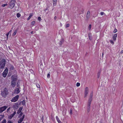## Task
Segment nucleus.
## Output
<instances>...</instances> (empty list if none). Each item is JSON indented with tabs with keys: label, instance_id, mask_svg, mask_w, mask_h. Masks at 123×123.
<instances>
[{
	"label": "nucleus",
	"instance_id": "f257e3e1",
	"mask_svg": "<svg viewBox=\"0 0 123 123\" xmlns=\"http://www.w3.org/2000/svg\"><path fill=\"white\" fill-rule=\"evenodd\" d=\"M8 93V92L6 88H5L4 89L3 91L1 92V94L3 97L5 98Z\"/></svg>",
	"mask_w": 123,
	"mask_h": 123
},
{
	"label": "nucleus",
	"instance_id": "f03ea898",
	"mask_svg": "<svg viewBox=\"0 0 123 123\" xmlns=\"http://www.w3.org/2000/svg\"><path fill=\"white\" fill-rule=\"evenodd\" d=\"M16 2L15 0H11L10 3L9 8L11 9L13 8L15 5Z\"/></svg>",
	"mask_w": 123,
	"mask_h": 123
},
{
	"label": "nucleus",
	"instance_id": "7ed1b4c3",
	"mask_svg": "<svg viewBox=\"0 0 123 123\" xmlns=\"http://www.w3.org/2000/svg\"><path fill=\"white\" fill-rule=\"evenodd\" d=\"M6 60L3 59L1 60L0 63V68H3L5 67V64Z\"/></svg>",
	"mask_w": 123,
	"mask_h": 123
},
{
	"label": "nucleus",
	"instance_id": "20e7f679",
	"mask_svg": "<svg viewBox=\"0 0 123 123\" xmlns=\"http://www.w3.org/2000/svg\"><path fill=\"white\" fill-rule=\"evenodd\" d=\"M7 107L4 106L0 108V113H2L3 111L5 110L7 108Z\"/></svg>",
	"mask_w": 123,
	"mask_h": 123
},
{
	"label": "nucleus",
	"instance_id": "39448f33",
	"mask_svg": "<svg viewBox=\"0 0 123 123\" xmlns=\"http://www.w3.org/2000/svg\"><path fill=\"white\" fill-rule=\"evenodd\" d=\"M19 97V95H17L11 100V101L12 102H16L18 100Z\"/></svg>",
	"mask_w": 123,
	"mask_h": 123
},
{
	"label": "nucleus",
	"instance_id": "423d86ee",
	"mask_svg": "<svg viewBox=\"0 0 123 123\" xmlns=\"http://www.w3.org/2000/svg\"><path fill=\"white\" fill-rule=\"evenodd\" d=\"M88 92V88L86 87L85 89L84 97H86Z\"/></svg>",
	"mask_w": 123,
	"mask_h": 123
},
{
	"label": "nucleus",
	"instance_id": "0eeeda50",
	"mask_svg": "<svg viewBox=\"0 0 123 123\" xmlns=\"http://www.w3.org/2000/svg\"><path fill=\"white\" fill-rule=\"evenodd\" d=\"M8 69H6L5 70H4V72L3 74V76L4 77H6V75L7 73H8Z\"/></svg>",
	"mask_w": 123,
	"mask_h": 123
},
{
	"label": "nucleus",
	"instance_id": "6e6552de",
	"mask_svg": "<svg viewBox=\"0 0 123 123\" xmlns=\"http://www.w3.org/2000/svg\"><path fill=\"white\" fill-rule=\"evenodd\" d=\"M20 89V88H16L15 90L14 93L16 94L19 93L20 92L19 90Z\"/></svg>",
	"mask_w": 123,
	"mask_h": 123
},
{
	"label": "nucleus",
	"instance_id": "1a4fd4ad",
	"mask_svg": "<svg viewBox=\"0 0 123 123\" xmlns=\"http://www.w3.org/2000/svg\"><path fill=\"white\" fill-rule=\"evenodd\" d=\"M12 81H13L16 82L17 80V77L14 75H12Z\"/></svg>",
	"mask_w": 123,
	"mask_h": 123
},
{
	"label": "nucleus",
	"instance_id": "9d476101",
	"mask_svg": "<svg viewBox=\"0 0 123 123\" xmlns=\"http://www.w3.org/2000/svg\"><path fill=\"white\" fill-rule=\"evenodd\" d=\"M16 82L13 81H11V85L13 87H14L15 86Z\"/></svg>",
	"mask_w": 123,
	"mask_h": 123
},
{
	"label": "nucleus",
	"instance_id": "9b49d317",
	"mask_svg": "<svg viewBox=\"0 0 123 123\" xmlns=\"http://www.w3.org/2000/svg\"><path fill=\"white\" fill-rule=\"evenodd\" d=\"M22 107H20L18 110V111L17 112V113L18 114L20 113L21 112V111L22 109Z\"/></svg>",
	"mask_w": 123,
	"mask_h": 123
},
{
	"label": "nucleus",
	"instance_id": "f8f14e48",
	"mask_svg": "<svg viewBox=\"0 0 123 123\" xmlns=\"http://www.w3.org/2000/svg\"><path fill=\"white\" fill-rule=\"evenodd\" d=\"M64 39H62L60 41L59 43L60 46H61L62 44L64 42Z\"/></svg>",
	"mask_w": 123,
	"mask_h": 123
},
{
	"label": "nucleus",
	"instance_id": "ddd939ff",
	"mask_svg": "<svg viewBox=\"0 0 123 123\" xmlns=\"http://www.w3.org/2000/svg\"><path fill=\"white\" fill-rule=\"evenodd\" d=\"M117 36V34H115L113 37V40H114V41L116 40V38Z\"/></svg>",
	"mask_w": 123,
	"mask_h": 123
},
{
	"label": "nucleus",
	"instance_id": "4468645a",
	"mask_svg": "<svg viewBox=\"0 0 123 123\" xmlns=\"http://www.w3.org/2000/svg\"><path fill=\"white\" fill-rule=\"evenodd\" d=\"M18 104H15V105H13V108H14L17 109L18 107Z\"/></svg>",
	"mask_w": 123,
	"mask_h": 123
},
{
	"label": "nucleus",
	"instance_id": "2eb2a0df",
	"mask_svg": "<svg viewBox=\"0 0 123 123\" xmlns=\"http://www.w3.org/2000/svg\"><path fill=\"white\" fill-rule=\"evenodd\" d=\"M17 29H16V30H15L14 32L13 33L12 36H15V35L16 34L17 32Z\"/></svg>",
	"mask_w": 123,
	"mask_h": 123
},
{
	"label": "nucleus",
	"instance_id": "dca6fc26",
	"mask_svg": "<svg viewBox=\"0 0 123 123\" xmlns=\"http://www.w3.org/2000/svg\"><path fill=\"white\" fill-rule=\"evenodd\" d=\"M88 36L90 40H91L92 39V38L91 37V33H89L88 34Z\"/></svg>",
	"mask_w": 123,
	"mask_h": 123
},
{
	"label": "nucleus",
	"instance_id": "f3484780",
	"mask_svg": "<svg viewBox=\"0 0 123 123\" xmlns=\"http://www.w3.org/2000/svg\"><path fill=\"white\" fill-rule=\"evenodd\" d=\"M57 2V0H53V3L54 5L55 6Z\"/></svg>",
	"mask_w": 123,
	"mask_h": 123
},
{
	"label": "nucleus",
	"instance_id": "a211bd4d",
	"mask_svg": "<svg viewBox=\"0 0 123 123\" xmlns=\"http://www.w3.org/2000/svg\"><path fill=\"white\" fill-rule=\"evenodd\" d=\"M32 15V13L30 14V15L28 18H27V20H29L30 18L31 17Z\"/></svg>",
	"mask_w": 123,
	"mask_h": 123
},
{
	"label": "nucleus",
	"instance_id": "6ab92c4d",
	"mask_svg": "<svg viewBox=\"0 0 123 123\" xmlns=\"http://www.w3.org/2000/svg\"><path fill=\"white\" fill-rule=\"evenodd\" d=\"M14 116V115L12 114H11L9 116L8 118L9 119H11Z\"/></svg>",
	"mask_w": 123,
	"mask_h": 123
},
{
	"label": "nucleus",
	"instance_id": "aec40b11",
	"mask_svg": "<svg viewBox=\"0 0 123 123\" xmlns=\"http://www.w3.org/2000/svg\"><path fill=\"white\" fill-rule=\"evenodd\" d=\"M14 116V115L12 114H11L9 116L8 118L9 119H11Z\"/></svg>",
	"mask_w": 123,
	"mask_h": 123
},
{
	"label": "nucleus",
	"instance_id": "412c9836",
	"mask_svg": "<svg viewBox=\"0 0 123 123\" xmlns=\"http://www.w3.org/2000/svg\"><path fill=\"white\" fill-rule=\"evenodd\" d=\"M100 71H99L98 73L97 74V77L98 78H99L100 76Z\"/></svg>",
	"mask_w": 123,
	"mask_h": 123
},
{
	"label": "nucleus",
	"instance_id": "4be33fe9",
	"mask_svg": "<svg viewBox=\"0 0 123 123\" xmlns=\"http://www.w3.org/2000/svg\"><path fill=\"white\" fill-rule=\"evenodd\" d=\"M20 117V119H21V120H22L23 121L24 118L25 117V115H24L22 117Z\"/></svg>",
	"mask_w": 123,
	"mask_h": 123
},
{
	"label": "nucleus",
	"instance_id": "5701e85b",
	"mask_svg": "<svg viewBox=\"0 0 123 123\" xmlns=\"http://www.w3.org/2000/svg\"><path fill=\"white\" fill-rule=\"evenodd\" d=\"M92 98H89L88 103H91V101L92 100Z\"/></svg>",
	"mask_w": 123,
	"mask_h": 123
},
{
	"label": "nucleus",
	"instance_id": "b1692460",
	"mask_svg": "<svg viewBox=\"0 0 123 123\" xmlns=\"http://www.w3.org/2000/svg\"><path fill=\"white\" fill-rule=\"evenodd\" d=\"M93 93L92 92L91 93V94L89 98H92V97L93 96Z\"/></svg>",
	"mask_w": 123,
	"mask_h": 123
},
{
	"label": "nucleus",
	"instance_id": "393cba45",
	"mask_svg": "<svg viewBox=\"0 0 123 123\" xmlns=\"http://www.w3.org/2000/svg\"><path fill=\"white\" fill-rule=\"evenodd\" d=\"M72 108H70V113L71 115L72 114Z\"/></svg>",
	"mask_w": 123,
	"mask_h": 123
},
{
	"label": "nucleus",
	"instance_id": "a878e982",
	"mask_svg": "<svg viewBox=\"0 0 123 123\" xmlns=\"http://www.w3.org/2000/svg\"><path fill=\"white\" fill-rule=\"evenodd\" d=\"M6 120L5 119H4L2 121L1 123H6Z\"/></svg>",
	"mask_w": 123,
	"mask_h": 123
},
{
	"label": "nucleus",
	"instance_id": "bb28decb",
	"mask_svg": "<svg viewBox=\"0 0 123 123\" xmlns=\"http://www.w3.org/2000/svg\"><path fill=\"white\" fill-rule=\"evenodd\" d=\"M21 16L20 14L18 13L17 14V16L18 18H19Z\"/></svg>",
	"mask_w": 123,
	"mask_h": 123
},
{
	"label": "nucleus",
	"instance_id": "cd10ccee",
	"mask_svg": "<svg viewBox=\"0 0 123 123\" xmlns=\"http://www.w3.org/2000/svg\"><path fill=\"white\" fill-rule=\"evenodd\" d=\"M91 28V24L89 25L88 28V29L89 30H90Z\"/></svg>",
	"mask_w": 123,
	"mask_h": 123
},
{
	"label": "nucleus",
	"instance_id": "c85d7f7f",
	"mask_svg": "<svg viewBox=\"0 0 123 123\" xmlns=\"http://www.w3.org/2000/svg\"><path fill=\"white\" fill-rule=\"evenodd\" d=\"M86 17L87 19H88L89 18L90 15L86 14Z\"/></svg>",
	"mask_w": 123,
	"mask_h": 123
},
{
	"label": "nucleus",
	"instance_id": "c756f323",
	"mask_svg": "<svg viewBox=\"0 0 123 123\" xmlns=\"http://www.w3.org/2000/svg\"><path fill=\"white\" fill-rule=\"evenodd\" d=\"M100 14L101 15H105V13L103 12H101L100 13Z\"/></svg>",
	"mask_w": 123,
	"mask_h": 123
},
{
	"label": "nucleus",
	"instance_id": "7c9ffc66",
	"mask_svg": "<svg viewBox=\"0 0 123 123\" xmlns=\"http://www.w3.org/2000/svg\"><path fill=\"white\" fill-rule=\"evenodd\" d=\"M22 120L20 119L18 121V123H21L23 121Z\"/></svg>",
	"mask_w": 123,
	"mask_h": 123
},
{
	"label": "nucleus",
	"instance_id": "2f4dec72",
	"mask_svg": "<svg viewBox=\"0 0 123 123\" xmlns=\"http://www.w3.org/2000/svg\"><path fill=\"white\" fill-rule=\"evenodd\" d=\"M17 88H20V86L19 85V84H18V83H17Z\"/></svg>",
	"mask_w": 123,
	"mask_h": 123
},
{
	"label": "nucleus",
	"instance_id": "473e14b6",
	"mask_svg": "<svg viewBox=\"0 0 123 123\" xmlns=\"http://www.w3.org/2000/svg\"><path fill=\"white\" fill-rule=\"evenodd\" d=\"M56 118L58 122L60 121V120H59L58 116H56Z\"/></svg>",
	"mask_w": 123,
	"mask_h": 123
},
{
	"label": "nucleus",
	"instance_id": "72a5a7b5",
	"mask_svg": "<svg viewBox=\"0 0 123 123\" xmlns=\"http://www.w3.org/2000/svg\"><path fill=\"white\" fill-rule=\"evenodd\" d=\"M77 86H79L80 85V83H77L76 84Z\"/></svg>",
	"mask_w": 123,
	"mask_h": 123
},
{
	"label": "nucleus",
	"instance_id": "f704fd0d",
	"mask_svg": "<svg viewBox=\"0 0 123 123\" xmlns=\"http://www.w3.org/2000/svg\"><path fill=\"white\" fill-rule=\"evenodd\" d=\"M91 103H88L87 107H90V105Z\"/></svg>",
	"mask_w": 123,
	"mask_h": 123
},
{
	"label": "nucleus",
	"instance_id": "c9c22d12",
	"mask_svg": "<svg viewBox=\"0 0 123 123\" xmlns=\"http://www.w3.org/2000/svg\"><path fill=\"white\" fill-rule=\"evenodd\" d=\"M7 123H13L11 121L9 120L8 121Z\"/></svg>",
	"mask_w": 123,
	"mask_h": 123
},
{
	"label": "nucleus",
	"instance_id": "e433bc0d",
	"mask_svg": "<svg viewBox=\"0 0 123 123\" xmlns=\"http://www.w3.org/2000/svg\"><path fill=\"white\" fill-rule=\"evenodd\" d=\"M22 103L23 105H25V100H23L22 102Z\"/></svg>",
	"mask_w": 123,
	"mask_h": 123
},
{
	"label": "nucleus",
	"instance_id": "4c0bfd02",
	"mask_svg": "<svg viewBox=\"0 0 123 123\" xmlns=\"http://www.w3.org/2000/svg\"><path fill=\"white\" fill-rule=\"evenodd\" d=\"M41 18L40 17H38V20H39V21H41Z\"/></svg>",
	"mask_w": 123,
	"mask_h": 123
},
{
	"label": "nucleus",
	"instance_id": "58836bf2",
	"mask_svg": "<svg viewBox=\"0 0 123 123\" xmlns=\"http://www.w3.org/2000/svg\"><path fill=\"white\" fill-rule=\"evenodd\" d=\"M90 110V107H87V111L88 112H89Z\"/></svg>",
	"mask_w": 123,
	"mask_h": 123
},
{
	"label": "nucleus",
	"instance_id": "ea45409f",
	"mask_svg": "<svg viewBox=\"0 0 123 123\" xmlns=\"http://www.w3.org/2000/svg\"><path fill=\"white\" fill-rule=\"evenodd\" d=\"M35 21H32V22L31 24L33 25H34L35 24Z\"/></svg>",
	"mask_w": 123,
	"mask_h": 123
},
{
	"label": "nucleus",
	"instance_id": "a19ab883",
	"mask_svg": "<svg viewBox=\"0 0 123 123\" xmlns=\"http://www.w3.org/2000/svg\"><path fill=\"white\" fill-rule=\"evenodd\" d=\"M69 24H67L66 25V28L69 27Z\"/></svg>",
	"mask_w": 123,
	"mask_h": 123
},
{
	"label": "nucleus",
	"instance_id": "79ce46f5",
	"mask_svg": "<svg viewBox=\"0 0 123 123\" xmlns=\"http://www.w3.org/2000/svg\"><path fill=\"white\" fill-rule=\"evenodd\" d=\"M110 41V43H112L113 44L114 43L113 41L112 40H111Z\"/></svg>",
	"mask_w": 123,
	"mask_h": 123
},
{
	"label": "nucleus",
	"instance_id": "37998d69",
	"mask_svg": "<svg viewBox=\"0 0 123 123\" xmlns=\"http://www.w3.org/2000/svg\"><path fill=\"white\" fill-rule=\"evenodd\" d=\"M23 114V113L22 112H21L19 114V116L20 117H21L22 116V115Z\"/></svg>",
	"mask_w": 123,
	"mask_h": 123
},
{
	"label": "nucleus",
	"instance_id": "c03bdc74",
	"mask_svg": "<svg viewBox=\"0 0 123 123\" xmlns=\"http://www.w3.org/2000/svg\"><path fill=\"white\" fill-rule=\"evenodd\" d=\"M86 14L90 15V12L89 11H88L87 12Z\"/></svg>",
	"mask_w": 123,
	"mask_h": 123
},
{
	"label": "nucleus",
	"instance_id": "a18cd8bd",
	"mask_svg": "<svg viewBox=\"0 0 123 123\" xmlns=\"http://www.w3.org/2000/svg\"><path fill=\"white\" fill-rule=\"evenodd\" d=\"M47 77L48 78H49L50 77V74L49 73H48L47 74Z\"/></svg>",
	"mask_w": 123,
	"mask_h": 123
},
{
	"label": "nucleus",
	"instance_id": "49530a36",
	"mask_svg": "<svg viewBox=\"0 0 123 123\" xmlns=\"http://www.w3.org/2000/svg\"><path fill=\"white\" fill-rule=\"evenodd\" d=\"M117 30L116 29H115V30H114V33H116V32H117Z\"/></svg>",
	"mask_w": 123,
	"mask_h": 123
},
{
	"label": "nucleus",
	"instance_id": "de8ad7c7",
	"mask_svg": "<svg viewBox=\"0 0 123 123\" xmlns=\"http://www.w3.org/2000/svg\"><path fill=\"white\" fill-rule=\"evenodd\" d=\"M36 86L37 88H40V85L38 84H37Z\"/></svg>",
	"mask_w": 123,
	"mask_h": 123
},
{
	"label": "nucleus",
	"instance_id": "09e8293b",
	"mask_svg": "<svg viewBox=\"0 0 123 123\" xmlns=\"http://www.w3.org/2000/svg\"><path fill=\"white\" fill-rule=\"evenodd\" d=\"M7 5V4H3L2 5V7H4L5 6H6Z\"/></svg>",
	"mask_w": 123,
	"mask_h": 123
},
{
	"label": "nucleus",
	"instance_id": "8fccbe9b",
	"mask_svg": "<svg viewBox=\"0 0 123 123\" xmlns=\"http://www.w3.org/2000/svg\"><path fill=\"white\" fill-rule=\"evenodd\" d=\"M10 107H9V108L7 110V111H6L7 112H8V111H9V110H10Z\"/></svg>",
	"mask_w": 123,
	"mask_h": 123
},
{
	"label": "nucleus",
	"instance_id": "3c124183",
	"mask_svg": "<svg viewBox=\"0 0 123 123\" xmlns=\"http://www.w3.org/2000/svg\"><path fill=\"white\" fill-rule=\"evenodd\" d=\"M16 114V111H15L12 114L14 116Z\"/></svg>",
	"mask_w": 123,
	"mask_h": 123
},
{
	"label": "nucleus",
	"instance_id": "603ef678",
	"mask_svg": "<svg viewBox=\"0 0 123 123\" xmlns=\"http://www.w3.org/2000/svg\"><path fill=\"white\" fill-rule=\"evenodd\" d=\"M14 67L13 66H12L11 68V69H13Z\"/></svg>",
	"mask_w": 123,
	"mask_h": 123
},
{
	"label": "nucleus",
	"instance_id": "864d4df0",
	"mask_svg": "<svg viewBox=\"0 0 123 123\" xmlns=\"http://www.w3.org/2000/svg\"><path fill=\"white\" fill-rule=\"evenodd\" d=\"M123 53V50H122L121 51V52H120V54H122Z\"/></svg>",
	"mask_w": 123,
	"mask_h": 123
},
{
	"label": "nucleus",
	"instance_id": "5fc2aeb1",
	"mask_svg": "<svg viewBox=\"0 0 123 123\" xmlns=\"http://www.w3.org/2000/svg\"><path fill=\"white\" fill-rule=\"evenodd\" d=\"M56 18H56V16H55L54 17V19L55 20H56Z\"/></svg>",
	"mask_w": 123,
	"mask_h": 123
},
{
	"label": "nucleus",
	"instance_id": "6e6d98bb",
	"mask_svg": "<svg viewBox=\"0 0 123 123\" xmlns=\"http://www.w3.org/2000/svg\"><path fill=\"white\" fill-rule=\"evenodd\" d=\"M58 123H62L61 122V121L60 120L58 121Z\"/></svg>",
	"mask_w": 123,
	"mask_h": 123
},
{
	"label": "nucleus",
	"instance_id": "4d7b16f0",
	"mask_svg": "<svg viewBox=\"0 0 123 123\" xmlns=\"http://www.w3.org/2000/svg\"><path fill=\"white\" fill-rule=\"evenodd\" d=\"M8 35H9V34H8L7 33L6 34V35L7 37H8Z\"/></svg>",
	"mask_w": 123,
	"mask_h": 123
},
{
	"label": "nucleus",
	"instance_id": "13d9d810",
	"mask_svg": "<svg viewBox=\"0 0 123 123\" xmlns=\"http://www.w3.org/2000/svg\"><path fill=\"white\" fill-rule=\"evenodd\" d=\"M12 30H10V31L9 32L10 33H11L12 32Z\"/></svg>",
	"mask_w": 123,
	"mask_h": 123
},
{
	"label": "nucleus",
	"instance_id": "bf43d9fd",
	"mask_svg": "<svg viewBox=\"0 0 123 123\" xmlns=\"http://www.w3.org/2000/svg\"><path fill=\"white\" fill-rule=\"evenodd\" d=\"M33 33V31H31V34H32Z\"/></svg>",
	"mask_w": 123,
	"mask_h": 123
},
{
	"label": "nucleus",
	"instance_id": "052dcab7",
	"mask_svg": "<svg viewBox=\"0 0 123 123\" xmlns=\"http://www.w3.org/2000/svg\"><path fill=\"white\" fill-rule=\"evenodd\" d=\"M104 55V53H103L102 54V56H103V55Z\"/></svg>",
	"mask_w": 123,
	"mask_h": 123
},
{
	"label": "nucleus",
	"instance_id": "680f3d73",
	"mask_svg": "<svg viewBox=\"0 0 123 123\" xmlns=\"http://www.w3.org/2000/svg\"><path fill=\"white\" fill-rule=\"evenodd\" d=\"M10 33L9 32H8L7 33V34H9H9Z\"/></svg>",
	"mask_w": 123,
	"mask_h": 123
},
{
	"label": "nucleus",
	"instance_id": "e2e57ef3",
	"mask_svg": "<svg viewBox=\"0 0 123 123\" xmlns=\"http://www.w3.org/2000/svg\"><path fill=\"white\" fill-rule=\"evenodd\" d=\"M1 119H0V121H1Z\"/></svg>",
	"mask_w": 123,
	"mask_h": 123
}]
</instances>
